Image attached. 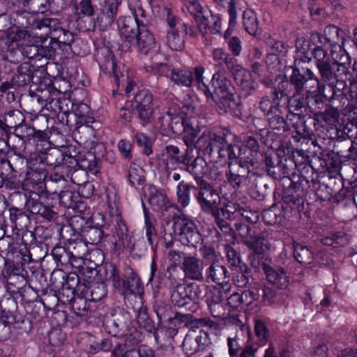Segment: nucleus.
<instances>
[{
  "label": "nucleus",
  "mask_w": 357,
  "mask_h": 357,
  "mask_svg": "<svg viewBox=\"0 0 357 357\" xmlns=\"http://www.w3.org/2000/svg\"><path fill=\"white\" fill-rule=\"evenodd\" d=\"M241 142L238 136L227 128L220 133L204 131L196 141V146L215 162L227 159L230 167L234 165V149Z\"/></svg>",
  "instance_id": "1"
},
{
  "label": "nucleus",
  "mask_w": 357,
  "mask_h": 357,
  "mask_svg": "<svg viewBox=\"0 0 357 357\" xmlns=\"http://www.w3.org/2000/svg\"><path fill=\"white\" fill-rule=\"evenodd\" d=\"M47 175L48 174L47 173L27 169L24 181L22 183H20V186L22 185V188L25 190H30L31 188L38 190V192L31 191L29 197L24 195L26 199L25 206L30 213L49 222L57 221L59 216L58 213L54 211L53 206L45 204L40 199L39 194L43 193L45 188H46L45 181Z\"/></svg>",
  "instance_id": "2"
},
{
  "label": "nucleus",
  "mask_w": 357,
  "mask_h": 357,
  "mask_svg": "<svg viewBox=\"0 0 357 357\" xmlns=\"http://www.w3.org/2000/svg\"><path fill=\"white\" fill-rule=\"evenodd\" d=\"M313 58L319 77L308 68L304 70L303 73H301L297 67H294L293 71L303 79L304 82L310 85V88L317 89L319 93H324L326 85L332 86L337 79L339 72L337 71L335 63L331 59L330 54H325L323 52L321 56V52H318L316 57Z\"/></svg>",
  "instance_id": "3"
},
{
  "label": "nucleus",
  "mask_w": 357,
  "mask_h": 357,
  "mask_svg": "<svg viewBox=\"0 0 357 357\" xmlns=\"http://www.w3.org/2000/svg\"><path fill=\"white\" fill-rule=\"evenodd\" d=\"M54 0H45V3H41L40 7L36 17L32 20L33 29H45V35L49 36L50 38L54 40L59 44V48L62 52H67L71 48V45L74 42V35L69 30L60 26V23L57 19L44 17L45 11L48 9H53L52 4Z\"/></svg>",
  "instance_id": "4"
},
{
  "label": "nucleus",
  "mask_w": 357,
  "mask_h": 357,
  "mask_svg": "<svg viewBox=\"0 0 357 357\" xmlns=\"http://www.w3.org/2000/svg\"><path fill=\"white\" fill-rule=\"evenodd\" d=\"M282 190L281 208L290 218L299 214L304 208L305 198L310 188L307 176L293 175Z\"/></svg>",
  "instance_id": "5"
},
{
  "label": "nucleus",
  "mask_w": 357,
  "mask_h": 357,
  "mask_svg": "<svg viewBox=\"0 0 357 357\" xmlns=\"http://www.w3.org/2000/svg\"><path fill=\"white\" fill-rule=\"evenodd\" d=\"M68 102H67V104ZM73 118H75L77 126L74 128V137L77 142L85 149H92L95 146L103 148V144L98 143L95 130L90 126L94 122L89 106L82 102L74 103L70 101Z\"/></svg>",
  "instance_id": "6"
},
{
  "label": "nucleus",
  "mask_w": 357,
  "mask_h": 357,
  "mask_svg": "<svg viewBox=\"0 0 357 357\" xmlns=\"http://www.w3.org/2000/svg\"><path fill=\"white\" fill-rule=\"evenodd\" d=\"M109 277L113 287L125 298L144 293L143 283L140 277L130 266L126 265L119 270L115 265H110Z\"/></svg>",
  "instance_id": "7"
},
{
  "label": "nucleus",
  "mask_w": 357,
  "mask_h": 357,
  "mask_svg": "<svg viewBox=\"0 0 357 357\" xmlns=\"http://www.w3.org/2000/svg\"><path fill=\"white\" fill-rule=\"evenodd\" d=\"M59 91L55 89L50 80H40L38 83L33 82L30 86L29 95L32 98V101H36L47 109L55 110V107L59 109H63V105L67 106V99H60L57 98Z\"/></svg>",
  "instance_id": "8"
},
{
  "label": "nucleus",
  "mask_w": 357,
  "mask_h": 357,
  "mask_svg": "<svg viewBox=\"0 0 357 357\" xmlns=\"http://www.w3.org/2000/svg\"><path fill=\"white\" fill-rule=\"evenodd\" d=\"M172 222L170 236L177 238L183 245L196 248L202 241V236L194 221L184 215L174 214Z\"/></svg>",
  "instance_id": "9"
},
{
  "label": "nucleus",
  "mask_w": 357,
  "mask_h": 357,
  "mask_svg": "<svg viewBox=\"0 0 357 357\" xmlns=\"http://www.w3.org/2000/svg\"><path fill=\"white\" fill-rule=\"evenodd\" d=\"M202 287L195 283L185 285H177L176 289L171 290V301L174 306L195 312L197 301L204 295Z\"/></svg>",
  "instance_id": "10"
},
{
  "label": "nucleus",
  "mask_w": 357,
  "mask_h": 357,
  "mask_svg": "<svg viewBox=\"0 0 357 357\" xmlns=\"http://www.w3.org/2000/svg\"><path fill=\"white\" fill-rule=\"evenodd\" d=\"M342 34V30L333 24L328 25L323 33H312L310 42L314 46L311 48L312 56L316 57L318 52H321V56H323V52L325 54H329L328 53L329 48L337 49L340 38L342 40L343 39Z\"/></svg>",
  "instance_id": "11"
},
{
  "label": "nucleus",
  "mask_w": 357,
  "mask_h": 357,
  "mask_svg": "<svg viewBox=\"0 0 357 357\" xmlns=\"http://www.w3.org/2000/svg\"><path fill=\"white\" fill-rule=\"evenodd\" d=\"M79 174V172L78 170L70 169V168L66 165H57L53 167L49 178L47 179V185H49V187L51 188H53L55 184H59V188H66L68 185V179H70L72 183L77 185H83V189L81 190V192L84 194L83 190L86 189L88 192L84 196L86 197H89L92 194V185L86 181L81 182L78 181L77 178Z\"/></svg>",
  "instance_id": "12"
},
{
  "label": "nucleus",
  "mask_w": 357,
  "mask_h": 357,
  "mask_svg": "<svg viewBox=\"0 0 357 357\" xmlns=\"http://www.w3.org/2000/svg\"><path fill=\"white\" fill-rule=\"evenodd\" d=\"M95 56L100 70L113 79L119 90L121 83L123 84L127 82V77H125L121 72L120 66L114 58L113 52L108 47L103 46L97 50Z\"/></svg>",
  "instance_id": "13"
},
{
  "label": "nucleus",
  "mask_w": 357,
  "mask_h": 357,
  "mask_svg": "<svg viewBox=\"0 0 357 357\" xmlns=\"http://www.w3.org/2000/svg\"><path fill=\"white\" fill-rule=\"evenodd\" d=\"M237 144L234 149V165H239L243 169H248L254 167L256 162V155L259 150L257 139L253 136H247L241 144Z\"/></svg>",
  "instance_id": "14"
},
{
  "label": "nucleus",
  "mask_w": 357,
  "mask_h": 357,
  "mask_svg": "<svg viewBox=\"0 0 357 357\" xmlns=\"http://www.w3.org/2000/svg\"><path fill=\"white\" fill-rule=\"evenodd\" d=\"M288 81L294 89L292 96L288 99V108L291 114H302L303 110L307 112V89L310 88L305 82H304L294 71L288 77Z\"/></svg>",
  "instance_id": "15"
},
{
  "label": "nucleus",
  "mask_w": 357,
  "mask_h": 357,
  "mask_svg": "<svg viewBox=\"0 0 357 357\" xmlns=\"http://www.w3.org/2000/svg\"><path fill=\"white\" fill-rule=\"evenodd\" d=\"M98 216L102 218V223L101 224L95 222L98 218L96 216L91 217L87 220L80 215H75L73 218V222L74 221L77 223L81 221V224L84 222L83 225H81L80 231L88 243L92 245H98L102 243L108 236V234H106L108 227L104 222V216L101 214H99Z\"/></svg>",
  "instance_id": "16"
},
{
  "label": "nucleus",
  "mask_w": 357,
  "mask_h": 357,
  "mask_svg": "<svg viewBox=\"0 0 357 357\" xmlns=\"http://www.w3.org/2000/svg\"><path fill=\"white\" fill-rule=\"evenodd\" d=\"M18 139L24 141L27 144L33 142L36 151H41L49 147V135L47 132L37 130L34 127L26 123V120L19 126H17L13 131Z\"/></svg>",
  "instance_id": "17"
},
{
  "label": "nucleus",
  "mask_w": 357,
  "mask_h": 357,
  "mask_svg": "<svg viewBox=\"0 0 357 357\" xmlns=\"http://www.w3.org/2000/svg\"><path fill=\"white\" fill-rule=\"evenodd\" d=\"M130 324V314L122 308H117L105 316L102 324L109 334L116 337L126 335Z\"/></svg>",
  "instance_id": "18"
},
{
  "label": "nucleus",
  "mask_w": 357,
  "mask_h": 357,
  "mask_svg": "<svg viewBox=\"0 0 357 357\" xmlns=\"http://www.w3.org/2000/svg\"><path fill=\"white\" fill-rule=\"evenodd\" d=\"M235 228L236 234L246 246L254 250L257 255L265 252V238L254 225L238 222L235 224Z\"/></svg>",
  "instance_id": "19"
},
{
  "label": "nucleus",
  "mask_w": 357,
  "mask_h": 357,
  "mask_svg": "<svg viewBox=\"0 0 357 357\" xmlns=\"http://www.w3.org/2000/svg\"><path fill=\"white\" fill-rule=\"evenodd\" d=\"M195 196L202 210L205 213H212L220 202L218 190L207 181H200L197 184Z\"/></svg>",
  "instance_id": "20"
},
{
  "label": "nucleus",
  "mask_w": 357,
  "mask_h": 357,
  "mask_svg": "<svg viewBox=\"0 0 357 357\" xmlns=\"http://www.w3.org/2000/svg\"><path fill=\"white\" fill-rule=\"evenodd\" d=\"M132 105L143 126L152 121L154 114L153 95L148 90L139 91L135 96Z\"/></svg>",
  "instance_id": "21"
},
{
  "label": "nucleus",
  "mask_w": 357,
  "mask_h": 357,
  "mask_svg": "<svg viewBox=\"0 0 357 357\" xmlns=\"http://www.w3.org/2000/svg\"><path fill=\"white\" fill-rule=\"evenodd\" d=\"M211 344L208 332L204 330L189 331L183 342V350L187 356H193Z\"/></svg>",
  "instance_id": "22"
},
{
  "label": "nucleus",
  "mask_w": 357,
  "mask_h": 357,
  "mask_svg": "<svg viewBox=\"0 0 357 357\" xmlns=\"http://www.w3.org/2000/svg\"><path fill=\"white\" fill-rule=\"evenodd\" d=\"M8 209L6 213L8 215L10 224L7 223L6 220L1 225V229L3 230L4 234L6 229L10 227L12 230L20 231L26 229L31 224V218L27 211L24 208H18L13 205L7 204Z\"/></svg>",
  "instance_id": "23"
},
{
  "label": "nucleus",
  "mask_w": 357,
  "mask_h": 357,
  "mask_svg": "<svg viewBox=\"0 0 357 357\" xmlns=\"http://www.w3.org/2000/svg\"><path fill=\"white\" fill-rule=\"evenodd\" d=\"M220 110L223 113H231L234 116L241 119L243 116V104L241 98L233 91L226 93L217 98H212Z\"/></svg>",
  "instance_id": "24"
},
{
  "label": "nucleus",
  "mask_w": 357,
  "mask_h": 357,
  "mask_svg": "<svg viewBox=\"0 0 357 357\" xmlns=\"http://www.w3.org/2000/svg\"><path fill=\"white\" fill-rule=\"evenodd\" d=\"M158 70L162 73H166V76L178 86L189 87L194 80L192 73L187 69L172 68L165 63L157 64Z\"/></svg>",
  "instance_id": "25"
},
{
  "label": "nucleus",
  "mask_w": 357,
  "mask_h": 357,
  "mask_svg": "<svg viewBox=\"0 0 357 357\" xmlns=\"http://www.w3.org/2000/svg\"><path fill=\"white\" fill-rule=\"evenodd\" d=\"M181 168L191 174L197 184H199L200 181H206L203 176L206 174L207 164L203 158L194 157L192 153H190L185 160H183Z\"/></svg>",
  "instance_id": "26"
},
{
  "label": "nucleus",
  "mask_w": 357,
  "mask_h": 357,
  "mask_svg": "<svg viewBox=\"0 0 357 357\" xmlns=\"http://www.w3.org/2000/svg\"><path fill=\"white\" fill-rule=\"evenodd\" d=\"M342 188L343 183L340 175H328L326 181L319 184L317 195L322 201L330 200L339 193Z\"/></svg>",
  "instance_id": "27"
},
{
  "label": "nucleus",
  "mask_w": 357,
  "mask_h": 357,
  "mask_svg": "<svg viewBox=\"0 0 357 357\" xmlns=\"http://www.w3.org/2000/svg\"><path fill=\"white\" fill-rule=\"evenodd\" d=\"M25 121V116L19 109H10L0 116V130L10 137L13 130Z\"/></svg>",
  "instance_id": "28"
},
{
  "label": "nucleus",
  "mask_w": 357,
  "mask_h": 357,
  "mask_svg": "<svg viewBox=\"0 0 357 357\" xmlns=\"http://www.w3.org/2000/svg\"><path fill=\"white\" fill-rule=\"evenodd\" d=\"M181 268L184 272L185 278L199 282L204 281L203 262L199 259L192 256H184Z\"/></svg>",
  "instance_id": "29"
},
{
  "label": "nucleus",
  "mask_w": 357,
  "mask_h": 357,
  "mask_svg": "<svg viewBox=\"0 0 357 357\" xmlns=\"http://www.w3.org/2000/svg\"><path fill=\"white\" fill-rule=\"evenodd\" d=\"M266 280L280 289H285L289 285L287 271L282 267H273L265 263L261 264Z\"/></svg>",
  "instance_id": "30"
},
{
  "label": "nucleus",
  "mask_w": 357,
  "mask_h": 357,
  "mask_svg": "<svg viewBox=\"0 0 357 357\" xmlns=\"http://www.w3.org/2000/svg\"><path fill=\"white\" fill-rule=\"evenodd\" d=\"M159 121L161 128L166 131L167 135H169V132L181 135L184 132L185 124L188 120L184 119L181 115H174L168 112L160 117Z\"/></svg>",
  "instance_id": "31"
},
{
  "label": "nucleus",
  "mask_w": 357,
  "mask_h": 357,
  "mask_svg": "<svg viewBox=\"0 0 357 357\" xmlns=\"http://www.w3.org/2000/svg\"><path fill=\"white\" fill-rule=\"evenodd\" d=\"M310 156L307 153L302 149H296L292 152V160H289L291 166L294 165L300 172L299 176H307L309 173L312 175L307 176L314 180L313 174L315 173L314 169L310 164Z\"/></svg>",
  "instance_id": "32"
},
{
  "label": "nucleus",
  "mask_w": 357,
  "mask_h": 357,
  "mask_svg": "<svg viewBox=\"0 0 357 357\" xmlns=\"http://www.w3.org/2000/svg\"><path fill=\"white\" fill-rule=\"evenodd\" d=\"M230 276L229 271L225 266L218 263H213L206 270L204 281L206 282H214L218 285L227 284Z\"/></svg>",
  "instance_id": "33"
},
{
  "label": "nucleus",
  "mask_w": 357,
  "mask_h": 357,
  "mask_svg": "<svg viewBox=\"0 0 357 357\" xmlns=\"http://www.w3.org/2000/svg\"><path fill=\"white\" fill-rule=\"evenodd\" d=\"M134 40L136 41L138 51L142 54H148L156 49L155 39L147 26H142Z\"/></svg>",
  "instance_id": "34"
},
{
  "label": "nucleus",
  "mask_w": 357,
  "mask_h": 357,
  "mask_svg": "<svg viewBox=\"0 0 357 357\" xmlns=\"http://www.w3.org/2000/svg\"><path fill=\"white\" fill-rule=\"evenodd\" d=\"M296 116H298L299 119H302L303 121L300 126L294 125V127L296 129V135H294L293 138L296 142H300L301 139H309L312 140V137L314 135V130L311 128V125H313L314 127V131L317 132V124L315 123V121L313 116L296 114Z\"/></svg>",
  "instance_id": "35"
},
{
  "label": "nucleus",
  "mask_w": 357,
  "mask_h": 357,
  "mask_svg": "<svg viewBox=\"0 0 357 357\" xmlns=\"http://www.w3.org/2000/svg\"><path fill=\"white\" fill-rule=\"evenodd\" d=\"M59 204L65 208L84 211L86 208L85 203L80 200L79 193L70 190L69 185L57 195Z\"/></svg>",
  "instance_id": "36"
},
{
  "label": "nucleus",
  "mask_w": 357,
  "mask_h": 357,
  "mask_svg": "<svg viewBox=\"0 0 357 357\" xmlns=\"http://www.w3.org/2000/svg\"><path fill=\"white\" fill-rule=\"evenodd\" d=\"M97 148L100 150H104L105 146L103 145V148L95 146L93 149L96 150ZM89 149L90 151L86 154H79V169H81V171H79V174L83 173L86 174V171L91 172L93 174H97L100 170V159L97 158L96 151H92L93 149Z\"/></svg>",
  "instance_id": "37"
},
{
  "label": "nucleus",
  "mask_w": 357,
  "mask_h": 357,
  "mask_svg": "<svg viewBox=\"0 0 357 357\" xmlns=\"http://www.w3.org/2000/svg\"><path fill=\"white\" fill-rule=\"evenodd\" d=\"M268 127L272 130H276L281 133L290 130V127L285 119V114L281 108H273L265 115Z\"/></svg>",
  "instance_id": "38"
},
{
  "label": "nucleus",
  "mask_w": 357,
  "mask_h": 357,
  "mask_svg": "<svg viewBox=\"0 0 357 357\" xmlns=\"http://www.w3.org/2000/svg\"><path fill=\"white\" fill-rule=\"evenodd\" d=\"M154 298L153 309L158 319L160 321L171 319L174 312L167 298H164L163 294L159 291H154Z\"/></svg>",
  "instance_id": "39"
},
{
  "label": "nucleus",
  "mask_w": 357,
  "mask_h": 357,
  "mask_svg": "<svg viewBox=\"0 0 357 357\" xmlns=\"http://www.w3.org/2000/svg\"><path fill=\"white\" fill-rule=\"evenodd\" d=\"M307 89V112L315 116L326 107L324 100V93H319L315 88H306Z\"/></svg>",
  "instance_id": "40"
},
{
  "label": "nucleus",
  "mask_w": 357,
  "mask_h": 357,
  "mask_svg": "<svg viewBox=\"0 0 357 357\" xmlns=\"http://www.w3.org/2000/svg\"><path fill=\"white\" fill-rule=\"evenodd\" d=\"M51 282L56 288L59 287V284H64L68 288L76 291V287L81 281L79 275L75 273L67 274L63 271L54 272L51 275Z\"/></svg>",
  "instance_id": "41"
},
{
  "label": "nucleus",
  "mask_w": 357,
  "mask_h": 357,
  "mask_svg": "<svg viewBox=\"0 0 357 357\" xmlns=\"http://www.w3.org/2000/svg\"><path fill=\"white\" fill-rule=\"evenodd\" d=\"M34 67L28 62L22 63L17 68L13 75V83L18 87L26 86L33 82Z\"/></svg>",
  "instance_id": "42"
},
{
  "label": "nucleus",
  "mask_w": 357,
  "mask_h": 357,
  "mask_svg": "<svg viewBox=\"0 0 357 357\" xmlns=\"http://www.w3.org/2000/svg\"><path fill=\"white\" fill-rule=\"evenodd\" d=\"M335 153L343 158L357 160V150L353 145V141L349 137L342 136L333 146Z\"/></svg>",
  "instance_id": "43"
},
{
  "label": "nucleus",
  "mask_w": 357,
  "mask_h": 357,
  "mask_svg": "<svg viewBox=\"0 0 357 357\" xmlns=\"http://www.w3.org/2000/svg\"><path fill=\"white\" fill-rule=\"evenodd\" d=\"M118 26L121 34L124 36L129 42L134 40L137 32L141 31V26L132 17H119L118 20Z\"/></svg>",
  "instance_id": "44"
},
{
  "label": "nucleus",
  "mask_w": 357,
  "mask_h": 357,
  "mask_svg": "<svg viewBox=\"0 0 357 357\" xmlns=\"http://www.w3.org/2000/svg\"><path fill=\"white\" fill-rule=\"evenodd\" d=\"M337 49H338V52L336 49H331V59H333L335 63L337 71L340 74L349 75L347 64L350 63V56L339 44L337 45Z\"/></svg>",
  "instance_id": "45"
},
{
  "label": "nucleus",
  "mask_w": 357,
  "mask_h": 357,
  "mask_svg": "<svg viewBox=\"0 0 357 357\" xmlns=\"http://www.w3.org/2000/svg\"><path fill=\"white\" fill-rule=\"evenodd\" d=\"M290 166L288 160L285 159L284 161L280 160L279 164L268 169L267 174L274 179L284 180V185L287 184L291 176L296 175L293 172V169Z\"/></svg>",
  "instance_id": "46"
},
{
  "label": "nucleus",
  "mask_w": 357,
  "mask_h": 357,
  "mask_svg": "<svg viewBox=\"0 0 357 357\" xmlns=\"http://www.w3.org/2000/svg\"><path fill=\"white\" fill-rule=\"evenodd\" d=\"M0 159L4 165H8L12 176L15 177L16 174L21 172L28 162V157L26 154L4 155L3 157H0Z\"/></svg>",
  "instance_id": "47"
},
{
  "label": "nucleus",
  "mask_w": 357,
  "mask_h": 357,
  "mask_svg": "<svg viewBox=\"0 0 357 357\" xmlns=\"http://www.w3.org/2000/svg\"><path fill=\"white\" fill-rule=\"evenodd\" d=\"M322 158L321 166L324 167L328 172V175L334 174L333 176L340 174V170L342 167V162L339 156L335 153V151H328L326 153H319Z\"/></svg>",
  "instance_id": "48"
},
{
  "label": "nucleus",
  "mask_w": 357,
  "mask_h": 357,
  "mask_svg": "<svg viewBox=\"0 0 357 357\" xmlns=\"http://www.w3.org/2000/svg\"><path fill=\"white\" fill-rule=\"evenodd\" d=\"M120 3V0H105L101 8L102 16L98 17V20L100 19L101 22L104 23V26L112 24L116 17Z\"/></svg>",
  "instance_id": "49"
},
{
  "label": "nucleus",
  "mask_w": 357,
  "mask_h": 357,
  "mask_svg": "<svg viewBox=\"0 0 357 357\" xmlns=\"http://www.w3.org/2000/svg\"><path fill=\"white\" fill-rule=\"evenodd\" d=\"M238 67L236 71L229 72L233 75L236 84L241 86L242 90L246 91L248 94H250L255 89L251 75L238 63Z\"/></svg>",
  "instance_id": "50"
},
{
  "label": "nucleus",
  "mask_w": 357,
  "mask_h": 357,
  "mask_svg": "<svg viewBox=\"0 0 357 357\" xmlns=\"http://www.w3.org/2000/svg\"><path fill=\"white\" fill-rule=\"evenodd\" d=\"M294 257L300 264H310L314 259V252L310 246L301 243L294 241L292 243Z\"/></svg>",
  "instance_id": "51"
},
{
  "label": "nucleus",
  "mask_w": 357,
  "mask_h": 357,
  "mask_svg": "<svg viewBox=\"0 0 357 357\" xmlns=\"http://www.w3.org/2000/svg\"><path fill=\"white\" fill-rule=\"evenodd\" d=\"M44 30V34H41L39 37L40 42V58H45L50 60H55L58 51L61 50L59 48V44L54 42V40L50 38V40L47 42V38L50 36L45 35V29Z\"/></svg>",
  "instance_id": "52"
},
{
  "label": "nucleus",
  "mask_w": 357,
  "mask_h": 357,
  "mask_svg": "<svg viewBox=\"0 0 357 357\" xmlns=\"http://www.w3.org/2000/svg\"><path fill=\"white\" fill-rule=\"evenodd\" d=\"M266 44L271 53L268 54V59H274L278 61V57H284L287 55L289 50V45L284 41L277 40L271 36L266 38Z\"/></svg>",
  "instance_id": "53"
},
{
  "label": "nucleus",
  "mask_w": 357,
  "mask_h": 357,
  "mask_svg": "<svg viewBox=\"0 0 357 357\" xmlns=\"http://www.w3.org/2000/svg\"><path fill=\"white\" fill-rule=\"evenodd\" d=\"M70 305L72 310L77 317H87L95 310V305L89 301V298L77 296Z\"/></svg>",
  "instance_id": "54"
},
{
  "label": "nucleus",
  "mask_w": 357,
  "mask_h": 357,
  "mask_svg": "<svg viewBox=\"0 0 357 357\" xmlns=\"http://www.w3.org/2000/svg\"><path fill=\"white\" fill-rule=\"evenodd\" d=\"M197 192V186L181 181L176 186L177 204L181 207L185 208L190 204V192Z\"/></svg>",
  "instance_id": "55"
},
{
  "label": "nucleus",
  "mask_w": 357,
  "mask_h": 357,
  "mask_svg": "<svg viewBox=\"0 0 357 357\" xmlns=\"http://www.w3.org/2000/svg\"><path fill=\"white\" fill-rule=\"evenodd\" d=\"M211 83L214 89L215 98L231 92L234 89L230 80L218 73L213 75Z\"/></svg>",
  "instance_id": "56"
},
{
  "label": "nucleus",
  "mask_w": 357,
  "mask_h": 357,
  "mask_svg": "<svg viewBox=\"0 0 357 357\" xmlns=\"http://www.w3.org/2000/svg\"><path fill=\"white\" fill-rule=\"evenodd\" d=\"M243 24L245 30L251 36L257 37L261 35V31L259 26V21L254 11L246 10L243 12Z\"/></svg>",
  "instance_id": "57"
},
{
  "label": "nucleus",
  "mask_w": 357,
  "mask_h": 357,
  "mask_svg": "<svg viewBox=\"0 0 357 357\" xmlns=\"http://www.w3.org/2000/svg\"><path fill=\"white\" fill-rule=\"evenodd\" d=\"M190 153H192L191 148L186 147L185 151L181 154V149L178 146L167 144L162 150V154L166 155L172 162L181 165L183 160H185Z\"/></svg>",
  "instance_id": "58"
},
{
  "label": "nucleus",
  "mask_w": 357,
  "mask_h": 357,
  "mask_svg": "<svg viewBox=\"0 0 357 357\" xmlns=\"http://www.w3.org/2000/svg\"><path fill=\"white\" fill-rule=\"evenodd\" d=\"M213 58L218 65L225 64L229 71H235L238 68L237 60L222 48H217L213 50Z\"/></svg>",
  "instance_id": "59"
},
{
  "label": "nucleus",
  "mask_w": 357,
  "mask_h": 357,
  "mask_svg": "<svg viewBox=\"0 0 357 357\" xmlns=\"http://www.w3.org/2000/svg\"><path fill=\"white\" fill-rule=\"evenodd\" d=\"M313 117L317 127L319 126H332L336 124L339 118V112L335 107H331L320 112Z\"/></svg>",
  "instance_id": "60"
},
{
  "label": "nucleus",
  "mask_w": 357,
  "mask_h": 357,
  "mask_svg": "<svg viewBox=\"0 0 357 357\" xmlns=\"http://www.w3.org/2000/svg\"><path fill=\"white\" fill-rule=\"evenodd\" d=\"M43 155L47 166L56 167L63 162V150L58 148H51V142L49 141V147L45 150L39 151Z\"/></svg>",
  "instance_id": "61"
},
{
  "label": "nucleus",
  "mask_w": 357,
  "mask_h": 357,
  "mask_svg": "<svg viewBox=\"0 0 357 357\" xmlns=\"http://www.w3.org/2000/svg\"><path fill=\"white\" fill-rule=\"evenodd\" d=\"M262 217L266 225H275L280 224L284 218L287 217V215H284L282 209L281 210L277 204H273L269 208L263 211Z\"/></svg>",
  "instance_id": "62"
},
{
  "label": "nucleus",
  "mask_w": 357,
  "mask_h": 357,
  "mask_svg": "<svg viewBox=\"0 0 357 357\" xmlns=\"http://www.w3.org/2000/svg\"><path fill=\"white\" fill-rule=\"evenodd\" d=\"M167 44L170 49L174 51H181L184 49L185 39L184 34L180 32L178 27L176 29H169L167 31Z\"/></svg>",
  "instance_id": "63"
},
{
  "label": "nucleus",
  "mask_w": 357,
  "mask_h": 357,
  "mask_svg": "<svg viewBox=\"0 0 357 357\" xmlns=\"http://www.w3.org/2000/svg\"><path fill=\"white\" fill-rule=\"evenodd\" d=\"M52 255L53 259L57 264L62 266H68L72 262V260L75 259V255L63 246H56L52 250Z\"/></svg>",
  "instance_id": "64"
}]
</instances>
